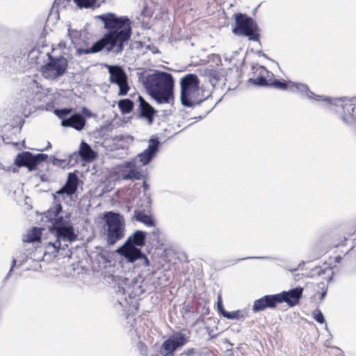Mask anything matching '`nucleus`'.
Returning <instances> with one entry per match:
<instances>
[{"instance_id":"nucleus-48","label":"nucleus","mask_w":356,"mask_h":356,"mask_svg":"<svg viewBox=\"0 0 356 356\" xmlns=\"http://www.w3.org/2000/svg\"><path fill=\"white\" fill-rule=\"evenodd\" d=\"M270 257H244V258L238 259L236 260V261H239L245 260V259H270Z\"/></svg>"},{"instance_id":"nucleus-45","label":"nucleus","mask_w":356,"mask_h":356,"mask_svg":"<svg viewBox=\"0 0 356 356\" xmlns=\"http://www.w3.org/2000/svg\"><path fill=\"white\" fill-rule=\"evenodd\" d=\"M97 259L99 263L107 264L109 262V259L106 252L102 251L97 255Z\"/></svg>"},{"instance_id":"nucleus-18","label":"nucleus","mask_w":356,"mask_h":356,"mask_svg":"<svg viewBox=\"0 0 356 356\" xmlns=\"http://www.w3.org/2000/svg\"><path fill=\"white\" fill-rule=\"evenodd\" d=\"M278 304L280 301L277 294L265 295L254 301L252 310L256 314L267 309H275Z\"/></svg>"},{"instance_id":"nucleus-61","label":"nucleus","mask_w":356,"mask_h":356,"mask_svg":"<svg viewBox=\"0 0 356 356\" xmlns=\"http://www.w3.org/2000/svg\"><path fill=\"white\" fill-rule=\"evenodd\" d=\"M0 168L6 170L7 167L4 166L3 164H0Z\"/></svg>"},{"instance_id":"nucleus-30","label":"nucleus","mask_w":356,"mask_h":356,"mask_svg":"<svg viewBox=\"0 0 356 356\" xmlns=\"http://www.w3.org/2000/svg\"><path fill=\"white\" fill-rule=\"evenodd\" d=\"M42 236V229L33 227L26 234V238L24 239L25 242L35 243L40 241Z\"/></svg>"},{"instance_id":"nucleus-55","label":"nucleus","mask_w":356,"mask_h":356,"mask_svg":"<svg viewBox=\"0 0 356 356\" xmlns=\"http://www.w3.org/2000/svg\"><path fill=\"white\" fill-rule=\"evenodd\" d=\"M143 189H144V191H146L149 190V184L147 183V181H144L143 182Z\"/></svg>"},{"instance_id":"nucleus-50","label":"nucleus","mask_w":356,"mask_h":356,"mask_svg":"<svg viewBox=\"0 0 356 356\" xmlns=\"http://www.w3.org/2000/svg\"><path fill=\"white\" fill-rule=\"evenodd\" d=\"M38 175L40 176V179L41 181H42V182L49 181V177L46 174L42 173V174L40 175V172H38Z\"/></svg>"},{"instance_id":"nucleus-60","label":"nucleus","mask_w":356,"mask_h":356,"mask_svg":"<svg viewBox=\"0 0 356 356\" xmlns=\"http://www.w3.org/2000/svg\"><path fill=\"white\" fill-rule=\"evenodd\" d=\"M335 260H336V261H337V263H339V262H341V261L342 260V257H341V256H337V257H336Z\"/></svg>"},{"instance_id":"nucleus-13","label":"nucleus","mask_w":356,"mask_h":356,"mask_svg":"<svg viewBox=\"0 0 356 356\" xmlns=\"http://www.w3.org/2000/svg\"><path fill=\"white\" fill-rule=\"evenodd\" d=\"M109 74V81L119 87L118 95H127L130 87L128 83V76L124 68L118 65H106Z\"/></svg>"},{"instance_id":"nucleus-34","label":"nucleus","mask_w":356,"mask_h":356,"mask_svg":"<svg viewBox=\"0 0 356 356\" xmlns=\"http://www.w3.org/2000/svg\"><path fill=\"white\" fill-rule=\"evenodd\" d=\"M78 172L76 170L68 173L66 184L71 186L74 189L77 191L79 184V179L77 175Z\"/></svg>"},{"instance_id":"nucleus-54","label":"nucleus","mask_w":356,"mask_h":356,"mask_svg":"<svg viewBox=\"0 0 356 356\" xmlns=\"http://www.w3.org/2000/svg\"><path fill=\"white\" fill-rule=\"evenodd\" d=\"M41 268V265H40L38 263L36 264L35 266L33 268H27L26 270H39V269Z\"/></svg>"},{"instance_id":"nucleus-11","label":"nucleus","mask_w":356,"mask_h":356,"mask_svg":"<svg viewBox=\"0 0 356 356\" xmlns=\"http://www.w3.org/2000/svg\"><path fill=\"white\" fill-rule=\"evenodd\" d=\"M289 90L291 92H298L302 97L309 99H314L316 102L322 101L326 102L327 104L339 106V102H343L347 99L346 97L340 98H331L327 96L317 95L309 90V86L307 84L303 83L293 82L289 81Z\"/></svg>"},{"instance_id":"nucleus-63","label":"nucleus","mask_w":356,"mask_h":356,"mask_svg":"<svg viewBox=\"0 0 356 356\" xmlns=\"http://www.w3.org/2000/svg\"><path fill=\"white\" fill-rule=\"evenodd\" d=\"M35 51L38 52V51H37L35 49H33L30 52V55H33Z\"/></svg>"},{"instance_id":"nucleus-12","label":"nucleus","mask_w":356,"mask_h":356,"mask_svg":"<svg viewBox=\"0 0 356 356\" xmlns=\"http://www.w3.org/2000/svg\"><path fill=\"white\" fill-rule=\"evenodd\" d=\"M189 341V337L181 331L174 332L161 346L159 353L163 356H173L175 351Z\"/></svg>"},{"instance_id":"nucleus-29","label":"nucleus","mask_w":356,"mask_h":356,"mask_svg":"<svg viewBox=\"0 0 356 356\" xmlns=\"http://www.w3.org/2000/svg\"><path fill=\"white\" fill-rule=\"evenodd\" d=\"M341 106L343 110V114L341 115V120L347 124H351L355 120L354 117V105L352 104H345L341 105Z\"/></svg>"},{"instance_id":"nucleus-36","label":"nucleus","mask_w":356,"mask_h":356,"mask_svg":"<svg viewBox=\"0 0 356 356\" xmlns=\"http://www.w3.org/2000/svg\"><path fill=\"white\" fill-rule=\"evenodd\" d=\"M28 259H29V256L27 254H26L25 253H24L22 254H21L20 256L17 257V259L14 258L13 259L10 269L6 278H8L10 276L11 272L13 270V268L17 265V263H18L19 266H22L28 261Z\"/></svg>"},{"instance_id":"nucleus-10","label":"nucleus","mask_w":356,"mask_h":356,"mask_svg":"<svg viewBox=\"0 0 356 356\" xmlns=\"http://www.w3.org/2000/svg\"><path fill=\"white\" fill-rule=\"evenodd\" d=\"M48 158L47 154H33L29 151H23L17 154L14 165L18 168L25 167L29 172H33L38 168L41 163L46 162Z\"/></svg>"},{"instance_id":"nucleus-42","label":"nucleus","mask_w":356,"mask_h":356,"mask_svg":"<svg viewBox=\"0 0 356 356\" xmlns=\"http://www.w3.org/2000/svg\"><path fill=\"white\" fill-rule=\"evenodd\" d=\"M318 287L321 289V292L317 291L316 293L319 294V298L321 301H322L327 296V287L326 284L323 282L318 284Z\"/></svg>"},{"instance_id":"nucleus-51","label":"nucleus","mask_w":356,"mask_h":356,"mask_svg":"<svg viewBox=\"0 0 356 356\" xmlns=\"http://www.w3.org/2000/svg\"><path fill=\"white\" fill-rule=\"evenodd\" d=\"M18 167L15 166H8L6 171L12 172L13 173H17L19 172Z\"/></svg>"},{"instance_id":"nucleus-56","label":"nucleus","mask_w":356,"mask_h":356,"mask_svg":"<svg viewBox=\"0 0 356 356\" xmlns=\"http://www.w3.org/2000/svg\"><path fill=\"white\" fill-rule=\"evenodd\" d=\"M51 147V144L50 142H48L47 143V147L45 148L40 149H38V150L40 151V152H44V151H47V150L49 149Z\"/></svg>"},{"instance_id":"nucleus-23","label":"nucleus","mask_w":356,"mask_h":356,"mask_svg":"<svg viewBox=\"0 0 356 356\" xmlns=\"http://www.w3.org/2000/svg\"><path fill=\"white\" fill-rule=\"evenodd\" d=\"M147 233L142 230H136L124 242V247H137L141 248L145 245Z\"/></svg>"},{"instance_id":"nucleus-28","label":"nucleus","mask_w":356,"mask_h":356,"mask_svg":"<svg viewBox=\"0 0 356 356\" xmlns=\"http://www.w3.org/2000/svg\"><path fill=\"white\" fill-rule=\"evenodd\" d=\"M127 167L130 168L129 170L124 171L122 173L123 179L125 180H139L144 175L136 168L135 166L132 168V162H127L126 164Z\"/></svg>"},{"instance_id":"nucleus-14","label":"nucleus","mask_w":356,"mask_h":356,"mask_svg":"<svg viewBox=\"0 0 356 356\" xmlns=\"http://www.w3.org/2000/svg\"><path fill=\"white\" fill-rule=\"evenodd\" d=\"M251 74L252 76L248 79V83L256 87L267 88L269 86L270 78L274 76L273 72L258 64L252 65Z\"/></svg>"},{"instance_id":"nucleus-32","label":"nucleus","mask_w":356,"mask_h":356,"mask_svg":"<svg viewBox=\"0 0 356 356\" xmlns=\"http://www.w3.org/2000/svg\"><path fill=\"white\" fill-rule=\"evenodd\" d=\"M76 191H77L74 189L71 186H69L68 184L65 183L53 195H56V197H57V195L61 196L63 200H65V196L71 197Z\"/></svg>"},{"instance_id":"nucleus-53","label":"nucleus","mask_w":356,"mask_h":356,"mask_svg":"<svg viewBox=\"0 0 356 356\" xmlns=\"http://www.w3.org/2000/svg\"><path fill=\"white\" fill-rule=\"evenodd\" d=\"M325 346L327 347V348H337V347L335 346H332V341L331 339H327L325 341V343H324Z\"/></svg>"},{"instance_id":"nucleus-5","label":"nucleus","mask_w":356,"mask_h":356,"mask_svg":"<svg viewBox=\"0 0 356 356\" xmlns=\"http://www.w3.org/2000/svg\"><path fill=\"white\" fill-rule=\"evenodd\" d=\"M102 233L109 245H115L125 235V220L119 212L107 211L103 216Z\"/></svg>"},{"instance_id":"nucleus-27","label":"nucleus","mask_w":356,"mask_h":356,"mask_svg":"<svg viewBox=\"0 0 356 356\" xmlns=\"http://www.w3.org/2000/svg\"><path fill=\"white\" fill-rule=\"evenodd\" d=\"M103 50H106L104 45L99 39L95 42H94L92 46L89 48H76V56H82L83 54H96L99 53Z\"/></svg>"},{"instance_id":"nucleus-37","label":"nucleus","mask_w":356,"mask_h":356,"mask_svg":"<svg viewBox=\"0 0 356 356\" xmlns=\"http://www.w3.org/2000/svg\"><path fill=\"white\" fill-rule=\"evenodd\" d=\"M222 316L230 320L241 319L245 318V315L241 310H236L232 312H225L222 313Z\"/></svg>"},{"instance_id":"nucleus-59","label":"nucleus","mask_w":356,"mask_h":356,"mask_svg":"<svg viewBox=\"0 0 356 356\" xmlns=\"http://www.w3.org/2000/svg\"><path fill=\"white\" fill-rule=\"evenodd\" d=\"M148 48L152 51L153 53H157L159 52L158 49L156 47H152V48L150 47V46H148Z\"/></svg>"},{"instance_id":"nucleus-33","label":"nucleus","mask_w":356,"mask_h":356,"mask_svg":"<svg viewBox=\"0 0 356 356\" xmlns=\"http://www.w3.org/2000/svg\"><path fill=\"white\" fill-rule=\"evenodd\" d=\"M289 81L284 79H277L274 76L270 78L269 86L267 88H274L279 90H289Z\"/></svg>"},{"instance_id":"nucleus-43","label":"nucleus","mask_w":356,"mask_h":356,"mask_svg":"<svg viewBox=\"0 0 356 356\" xmlns=\"http://www.w3.org/2000/svg\"><path fill=\"white\" fill-rule=\"evenodd\" d=\"M2 140L5 144H12L14 146H17L19 145V143L17 141H15L13 138V137H10L8 134H5L2 136Z\"/></svg>"},{"instance_id":"nucleus-9","label":"nucleus","mask_w":356,"mask_h":356,"mask_svg":"<svg viewBox=\"0 0 356 356\" xmlns=\"http://www.w3.org/2000/svg\"><path fill=\"white\" fill-rule=\"evenodd\" d=\"M20 96L22 106L25 110L27 108L31 112L32 109H35L37 104L42 101L44 93L42 92L41 86L33 79L26 88L21 90Z\"/></svg>"},{"instance_id":"nucleus-58","label":"nucleus","mask_w":356,"mask_h":356,"mask_svg":"<svg viewBox=\"0 0 356 356\" xmlns=\"http://www.w3.org/2000/svg\"><path fill=\"white\" fill-rule=\"evenodd\" d=\"M12 129H13V132L14 135H15V134H16V133H19V132H20V131H21V127H20V128H17V127H13V128H12Z\"/></svg>"},{"instance_id":"nucleus-49","label":"nucleus","mask_w":356,"mask_h":356,"mask_svg":"<svg viewBox=\"0 0 356 356\" xmlns=\"http://www.w3.org/2000/svg\"><path fill=\"white\" fill-rule=\"evenodd\" d=\"M220 101V99H219L218 101V102H216L213 106H211L208 111H206V113L204 116H201L200 115L198 118H195L196 119H198V120H201L203 118H204L207 115H208L209 113H211L212 111V110L215 108V106H216V104Z\"/></svg>"},{"instance_id":"nucleus-47","label":"nucleus","mask_w":356,"mask_h":356,"mask_svg":"<svg viewBox=\"0 0 356 356\" xmlns=\"http://www.w3.org/2000/svg\"><path fill=\"white\" fill-rule=\"evenodd\" d=\"M257 55L259 56H262L269 60H270L271 62L275 63L277 65H278V63L277 61H275V60L269 58L266 54H264L261 50H259L256 52Z\"/></svg>"},{"instance_id":"nucleus-1","label":"nucleus","mask_w":356,"mask_h":356,"mask_svg":"<svg viewBox=\"0 0 356 356\" xmlns=\"http://www.w3.org/2000/svg\"><path fill=\"white\" fill-rule=\"evenodd\" d=\"M104 24L105 33L99 39L108 53L120 54L132 35L131 21L128 16L106 13L95 16Z\"/></svg>"},{"instance_id":"nucleus-40","label":"nucleus","mask_w":356,"mask_h":356,"mask_svg":"<svg viewBox=\"0 0 356 356\" xmlns=\"http://www.w3.org/2000/svg\"><path fill=\"white\" fill-rule=\"evenodd\" d=\"M67 35L73 44H76L80 40L81 33L77 30L69 29Z\"/></svg>"},{"instance_id":"nucleus-38","label":"nucleus","mask_w":356,"mask_h":356,"mask_svg":"<svg viewBox=\"0 0 356 356\" xmlns=\"http://www.w3.org/2000/svg\"><path fill=\"white\" fill-rule=\"evenodd\" d=\"M76 6L79 8H94L96 7L95 4L97 0H74Z\"/></svg>"},{"instance_id":"nucleus-62","label":"nucleus","mask_w":356,"mask_h":356,"mask_svg":"<svg viewBox=\"0 0 356 356\" xmlns=\"http://www.w3.org/2000/svg\"><path fill=\"white\" fill-rule=\"evenodd\" d=\"M126 209H127V212H129L131 211V207L126 206Z\"/></svg>"},{"instance_id":"nucleus-39","label":"nucleus","mask_w":356,"mask_h":356,"mask_svg":"<svg viewBox=\"0 0 356 356\" xmlns=\"http://www.w3.org/2000/svg\"><path fill=\"white\" fill-rule=\"evenodd\" d=\"M160 231L158 228L154 229V230L148 234L149 242L154 245H161V243L159 239Z\"/></svg>"},{"instance_id":"nucleus-15","label":"nucleus","mask_w":356,"mask_h":356,"mask_svg":"<svg viewBox=\"0 0 356 356\" xmlns=\"http://www.w3.org/2000/svg\"><path fill=\"white\" fill-rule=\"evenodd\" d=\"M124 286L118 284L116 293L119 295L125 296L124 300H127L126 296L128 295L129 298H134L145 292L139 284L138 278L134 277L131 280L125 278L124 281Z\"/></svg>"},{"instance_id":"nucleus-2","label":"nucleus","mask_w":356,"mask_h":356,"mask_svg":"<svg viewBox=\"0 0 356 356\" xmlns=\"http://www.w3.org/2000/svg\"><path fill=\"white\" fill-rule=\"evenodd\" d=\"M138 81L157 104H171L174 102L175 79L170 73L155 70L145 75L140 72L138 73Z\"/></svg>"},{"instance_id":"nucleus-41","label":"nucleus","mask_w":356,"mask_h":356,"mask_svg":"<svg viewBox=\"0 0 356 356\" xmlns=\"http://www.w3.org/2000/svg\"><path fill=\"white\" fill-rule=\"evenodd\" d=\"M312 316L314 318V320L318 322V323L323 324L325 323V320L324 318V316L322 313V312L316 309L312 312Z\"/></svg>"},{"instance_id":"nucleus-31","label":"nucleus","mask_w":356,"mask_h":356,"mask_svg":"<svg viewBox=\"0 0 356 356\" xmlns=\"http://www.w3.org/2000/svg\"><path fill=\"white\" fill-rule=\"evenodd\" d=\"M118 106L122 114L125 115L129 114L132 111L134 104L130 99H122L119 100Z\"/></svg>"},{"instance_id":"nucleus-7","label":"nucleus","mask_w":356,"mask_h":356,"mask_svg":"<svg viewBox=\"0 0 356 356\" xmlns=\"http://www.w3.org/2000/svg\"><path fill=\"white\" fill-rule=\"evenodd\" d=\"M234 26L232 29V33L236 35H243L248 37L249 40L259 42V27L256 22L248 15L238 13L234 15Z\"/></svg>"},{"instance_id":"nucleus-64","label":"nucleus","mask_w":356,"mask_h":356,"mask_svg":"<svg viewBox=\"0 0 356 356\" xmlns=\"http://www.w3.org/2000/svg\"><path fill=\"white\" fill-rule=\"evenodd\" d=\"M305 264V262L304 261H302L299 266H298V268L301 267L302 266H303Z\"/></svg>"},{"instance_id":"nucleus-22","label":"nucleus","mask_w":356,"mask_h":356,"mask_svg":"<svg viewBox=\"0 0 356 356\" xmlns=\"http://www.w3.org/2000/svg\"><path fill=\"white\" fill-rule=\"evenodd\" d=\"M17 68V60L11 53H0V73L13 72Z\"/></svg>"},{"instance_id":"nucleus-3","label":"nucleus","mask_w":356,"mask_h":356,"mask_svg":"<svg viewBox=\"0 0 356 356\" xmlns=\"http://www.w3.org/2000/svg\"><path fill=\"white\" fill-rule=\"evenodd\" d=\"M181 104L188 108L200 105L211 96V92L205 94L203 86H200V79L195 74L189 73L180 79Z\"/></svg>"},{"instance_id":"nucleus-16","label":"nucleus","mask_w":356,"mask_h":356,"mask_svg":"<svg viewBox=\"0 0 356 356\" xmlns=\"http://www.w3.org/2000/svg\"><path fill=\"white\" fill-rule=\"evenodd\" d=\"M118 252H120L128 262L134 263L137 260H141L145 266H149V261L147 257L140 248L129 246L124 247V245H122L119 248Z\"/></svg>"},{"instance_id":"nucleus-57","label":"nucleus","mask_w":356,"mask_h":356,"mask_svg":"<svg viewBox=\"0 0 356 356\" xmlns=\"http://www.w3.org/2000/svg\"><path fill=\"white\" fill-rule=\"evenodd\" d=\"M145 197V201L147 204V205H149L151 204V198L149 196L144 195Z\"/></svg>"},{"instance_id":"nucleus-26","label":"nucleus","mask_w":356,"mask_h":356,"mask_svg":"<svg viewBox=\"0 0 356 356\" xmlns=\"http://www.w3.org/2000/svg\"><path fill=\"white\" fill-rule=\"evenodd\" d=\"M132 219H135L136 221L142 222L147 227L155 226V220L153 217L141 210L135 209Z\"/></svg>"},{"instance_id":"nucleus-4","label":"nucleus","mask_w":356,"mask_h":356,"mask_svg":"<svg viewBox=\"0 0 356 356\" xmlns=\"http://www.w3.org/2000/svg\"><path fill=\"white\" fill-rule=\"evenodd\" d=\"M71 213L67 212L56 220V222L49 227V231L54 234L56 241L49 243L48 245L54 248V252H58L61 248V241L74 242L77 240L78 235L75 233L73 223L70 220Z\"/></svg>"},{"instance_id":"nucleus-25","label":"nucleus","mask_w":356,"mask_h":356,"mask_svg":"<svg viewBox=\"0 0 356 356\" xmlns=\"http://www.w3.org/2000/svg\"><path fill=\"white\" fill-rule=\"evenodd\" d=\"M79 155L81 159L86 162H91L97 156V152L84 140H82L80 143Z\"/></svg>"},{"instance_id":"nucleus-19","label":"nucleus","mask_w":356,"mask_h":356,"mask_svg":"<svg viewBox=\"0 0 356 356\" xmlns=\"http://www.w3.org/2000/svg\"><path fill=\"white\" fill-rule=\"evenodd\" d=\"M303 288L297 286L289 291H283L277 293L280 303L286 302L289 307H294L299 304L302 298Z\"/></svg>"},{"instance_id":"nucleus-44","label":"nucleus","mask_w":356,"mask_h":356,"mask_svg":"<svg viewBox=\"0 0 356 356\" xmlns=\"http://www.w3.org/2000/svg\"><path fill=\"white\" fill-rule=\"evenodd\" d=\"M80 113L82 115V116H84V119L86 120L87 118L95 116V114H94L90 109H88L86 106L81 107Z\"/></svg>"},{"instance_id":"nucleus-35","label":"nucleus","mask_w":356,"mask_h":356,"mask_svg":"<svg viewBox=\"0 0 356 356\" xmlns=\"http://www.w3.org/2000/svg\"><path fill=\"white\" fill-rule=\"evenodd\" d=\"M72 157V156H70L69 159H58V158L55 157L54 156H50V157H49L48 159H49V161L51 162L53 165L58 167V168H65V167H67V165H69L70 164Z\"/></svg>"},{"instance_id":"nucleus-20","label":"nucleus","mask_w":356,"mask_h":356,"mask_svg":"<svg viewBox=\"0 0 356 356\" xmlns=\"http://www.w3.org/2000/svg\"><path fill=\"white\" fill-rule=\"evenodd\" d=\"M207 76L213 88H223L226 84L227 71L225 69H208Z\"/></svg>"},{"instance_id":"nucleus-17","label":"nucleus","mask_w":356,"mask_h":356,"mask_svg":"<svg viewBox=\"0 0 356 356\" xmlns=\"http://www.w3.org/2000/svg\"><path fill=\"white\" fill-rule=\"evenodd\" d=\"M161 147L158 137L151 136L148 140V147L143 152L138 154L137 158L143 165H148L156 156Z\"/></svg>"},{"instance_id":"nucleus-8","label":"nucleus","mask_w":356,"mask_h":356,"mask_svg":"<svg viewBox=\"0 0 356 356\" xmlns=\"http://www.w3.org/2000/svg\"><path fill=\"white\" fill-rule=\"evenodd\" d=\"M71 107L55 108L54 113L61 120L60 124L63 127H70L81 131L84 129L86 120L79 112H73Z\"/></svg>"},{"instance_id":"nucleus-46","label":"nucleus","mask_w":356,"mask_h":356,"mask_svg":"<svg viewBox=\"0 0 356 356\" xmlns=\"http://www.w3.org/2000/svg\"><path fill=\"white\" fill-rule=\"evenodd\" d=\"M216 306H217L218 312L220 313V315L222 316V313L226 312V310L224 309V307L222 305V298H221L220 295H219L218 297V301L216 303Z\"/></svg>"},{"instance_id":"nucleus-52","label":"nucleus","mask_w":356,"mask_h":356,"mask_svg":"<svg viewBox=\"0 0 356 356\" xmlns=\"http://www.w3.org/2000/svg\"><path fill=\"white\" fill-rule=\"evenodd\" d=\"M314 271H316V273L318 275H321L325 273V269H321V268H318V267H316L314 269Z\"/></svg>"},{"instance_id":"nucleus-24","label":"nucleus","mask_w":356,"mask_h":356,"mask_svg":"<svg viewBox=\"0 0 356 356\" xmlns=\"http://www.w3.org/2000/svg\"><path fill=\"white\" fill-rule=\"evenodd\" d=\"M53 197L54 205L44 213L45 218L49 222H51V225L56 222L57 218H59L61 216H60V213H62L63 211V207L60 199L58 197H56V195H54Z\"/></svg>"},{"instance_id":"nucleus-21","label":"nucleus","mask_w":356,"mask_h":356,"mask_svg":"<svg viewBox=\"0 0 356 356\" xmlns=\"http://www.w3.org/2000/svg\"><path fill=\"white\" fill-rule=\"evenodd\" d=\"M138 101L139 102L138 118L145 119L149 124H152L154 116L157 111L142 96H138Z\"/></svg>"},{"instance_id":"nucleus-6","label":"nucleus","mask_w":356,"mask_h":356,"mask_svg":"<svg viewBox=\"0 0 356 356\" xmlns=\"http://www.w3.org/2000/svg\"><path fill=\"white\" fill-rule=\"evenodd\" d=\"M47 60L40 66V72L42 76L51 81H56L64 76L68 69V60L62 55L53 56L47 53Z\"/></svg>"}]
</instances>
